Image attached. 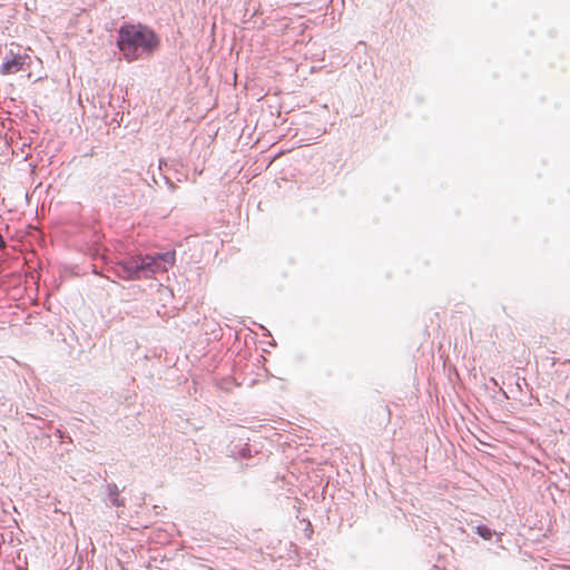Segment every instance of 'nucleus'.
I'll use <instances>...</instances> for the list:
<instances>
[{
	"label": "nucleus",
	"instance_id": "1",
	"mask_svg": "<svg viewBox=\"0 0 570 570\" xmlns=\"http://www.w3.org/2000/svg\"><path fill=\"white\" fill-rule=\"evenodd\" d=\"M116 47L127 62L150 58L160 47V37L147 24L124 22L117 29Z\"/></svg>",
	"mask_w": 570,
	"mask_h": 570
},
{
	"label": "nucleus",
	"instance_id": "2",
	"mask_svg": "<svg viewBox=\"0 0 570 570\" xmlns=\"http://www.w3.org/2000/svg\"><path fill=\"white\" fill-rule=\"evenodd\" d=\"M176 262V250L128 256L111 263L107 271L124 281H134L141 277L149 278L160 272H167Z\"/></svg>",
	"mask_w": 570,
	"mask_h": 570
},
{
	"label": "nucleus",
	"instance_id": "3",
	"mask_svg": "<svg viewBox=\"0 0 570 570\" xmlns=\"http://www.w3.org/2000/svg\"><path fill=\"white\" fill-rule=\"evenodd\" d=\"M31 61L30 56L23 53H13L10 50L0 67V72L2 75H13L24 69V66H28Z\"/></svg>",
	"mask_w": 570,
	"mask_h": 570
},
{
	"label": "nucleus",
	"instance_id": "4",
	"mask_svg": "<svg viewBox=\"0 0 570 570\" xmlns=\"http://www.w3.org/2000/svg\"><path fill=\"white\" fill-rule=\"evenodd\" d=\"M229 456L235 460L250 459L253 456V450L249 444L242 443L240 441L237 443H233L228 446ZM254 453H257L255 450Z\"/></svg>",
	"mask_w": 570,
	"mask_h": 570
},
{
	"label": "nucleus",
	"instance_id": "5",
	"mask_svg": "<svg viewBox=\"0 0 570 570\" xmlns=\"http://www.w3.org/2000/svg\"><path fill=\"white\" fill-rule=\"evenodd\" d=\"M107 499L114 507H125V500L120 498V491L116 483H108L106 485Z\"/></svg>",
	"mask_w": 570,
	"mask_h": 570
},
{
	"label": "nucleus",
	"instance_id": "6",
	"mask_svg": "<svg viewBox=\"0 0 570 570\" xmlns=\"http://www.w3.org/2000/svg\"><path fill=\"white\" fill-rule=\"evenodd\" d=\"M475 532L484 540H490L493 534H495V531L490 529L488 525L480 524L475 527ZM502 533H497V542L501 541Z\"/></svg>",
	"mask_w": 570,
	"mask_h": 570
},
{
	"label": "nucleus",
	"instance_id": "7",
	"mask_svg": "<svg viewBox=\"0 0 570 570\" xmlns=\"http://www.w3.org/2000/svg\"><path fill=\"white\" fill-rule=\"evenodd\" d=\"M55 435L59 439H63V433L60 430H56Z\"/></svg>",
	"mask_w": 570,
	"mask_h": 570
},
{
	"label": "nucleus",
	"instance_id": "8",
	"mask_svg": "<svg viewBox=\"0 0 570 570\" xmlns=\"http://www.w3.org/2000/svg\"><path fill=\"white\" fill-rule=\"evenodd\" d=\"M166 181L169 185V188H175V185L168 178H166Z\"/></svg>",
	"mask_w": 570,
	"mask_h": 570
},
{
	"label": "nucleus",
	"instance_id": "9",
	"mask_svg": "<svg viewBox=\"0 0 570 570\" xmlns=\"http://www.w3.org/2000/svg\"><path fill=\"white\" fill-rule=\"evenodd\" d=\"M430 570H444V569L439 566H433Z\"/></svg>",
	"mask_w": 570,
	"mask_h": 570
},
{
	"label": "nucleus",
	"instance_id": "10",
	"mask_svg": "<svg viewBox=\"0 0 570 570\" xmlns=\"http://www.w3.org/2000/svg\"><path fill=\"white\" fill-rule=\"evenodd\" d=\"M17 570H27L26 568H22L20 566L17 567Z\"/></svg>",
	"mask_w": 570,
	"mask_h": 570
},
{
	"label": "nucleus",
	"instance_id": "11",
	"mask_svg": "<svg viewBox=\"0 0 570 570\" xmlns=\"http://www.w3.org/2000/svg\"><path fill=\"white\" fill-rule=\"evenodd\" d=\"M0 243L3 244V240L0 238Z\"/></svg>",
	"mask_w": 570,
	"mask_h": 570
}]
</instances>
